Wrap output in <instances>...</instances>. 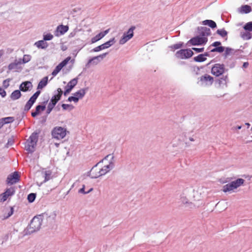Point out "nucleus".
<instances>
[{"label":"nucleus","mask_w":252,"mask_h":252,"mask_svg":"<svg viewBox=\"0 0 252 252\" xmlns=\"http://www.w3.org/2000/svg\"><path fill=\"white\" fill-rule=\"evenodd\" d=\"M39 134V131L33 132L25 142V149L29 153H32L35 151Z\"/></svg>","instance_id":"nucleus-2"},{"label":"nucleus","mask_w":252,"mask_h":252,"mask_svg":"<svg viewBox=\"0 0 252 252\" xmlns=\"http://www.w3.org/2000/svg\"><path fill=\"white\" fill-rule=\"evenodd\" d=\"M42 222L41 218L38 217H33L30 224L27 227L26 234L27 235L31 234L39 230L42 224Z\"/></svg>","instance_id":"nucleus-3"},{"label":"nucleus","mask_w":252,"mask_h":252,"mask_svg":"<svg viewBox=\"0 0 252 252\" xmlns=\"http://www.w3.org/2000/svg\"><path fill=\"white\" fill-rule=\"evenodd\" d=\"M214 81V78L208 74H205L199 78L198 83L202 86H211Z\"/></svg>","instance_id":"nucleus-8"},{"label":"nucleus","mask_w":252,"mask_h":252,"mask_svg":"<svg viewBox=\"0 0 252 252\" xmlns=\"http://www.w3.org/2000/svg\"><path fill=\"white\" fill-rule=\"evenodd\" d=\"M244 182L245 180L242 178H238L237 180L223 186L222 187V190L224 192L230 191L243 185Z\"/></svg>","instance_id":"nucleus-4"},{"label":"nucleus","mask_w":252,"mask_h":252,"mask_svg":"<svg viewBox=\"0 0 252 252\" xmlns=\"http://www.w3.org/2000/svg\"><path fill=\"white\" fill-rule=\"evenodd\" d=\"M197 33L200 37H206L211 34V30L206 27H199L197 28Z\"/></svg>","instance_id":"nucleus-15"},{"label":"nucleus","mask_w":252,"mask_h":252,"mask_svg":"<svg viewBox=\"0 0 252 252\" xmlns=\"http://www.w3.org/2000/svg\"><path fill=\"white\" fill-rule=\"evenodd\" d=\"M183 45V43L182 42H179L176 44H173L170 46V48L173 49L174 50L178 49L182 47Z\"/></svg>","instance_id":"nucleus-43"},{"label":"nucleus","mask_w":252,"mask_h":252,"mask_svg":"<svg viewBox=\"0 0 252 252\" xmlns=\"http://www.w3.org/2000/svg\"><path fill=\"white\" fill-rule=\"evenodd\" d=\"M54 93V95L50 99V102L56 105L57 102L60 100L63 92L61 88H58Z\"/></svg>","instance_id":"nucleus-16"},{"label":"nucleus","mask_w":252,"mask_h":252,"mask_svg":"<svg viewBox=\"0 0 252 252\" xmlns=\"http://www.w3.org/2000/svg\"><path fill=\"white\" fill-rule=\"evenodd\" d=\"M21 63L18 60H15L14 63H10L8 66V68L9 70H15L16 71H19V70L22 69V67L20 66Z\"/></svg>","instance_id":"nucleus-18"},{"label":"nucleus","mask_w":252,"mask_h":252,"mask_svg":"<svg viewBox=\"0 0 252 252\" xmlns=\"http://www.w3.org/2000/svg\"><path fill=\"white\" fill-rule=\"evenodd\" d=\"M48 220L54 221L56 218L57 212L54 211L51 212H47L43 214Z\"/></svg>","instance_id":"nucleus-22"},{"label":"nucleus","mask_w":252,"mask_h":252,"mask_svg":"<svg viewBox=\"0 0 252 252\" xmlns=\"http://www.w3.org/2000/svg\"><path fill=\"white\" fill-rule=\"evenodd\" d=\"M53 35L51 33L43 34V39L45 41L51 40L53 38Z\"/></svg>","instance_id":"nucleus-45"},{"label":"nucleus","mask_w":252,"mask_h":252,"mask_svg":"<svg viewBox=\"0 0 252 252\" xmlns=\"http://www.w3.org/2000/svg\"><path fill=\"white\" fill-rule=\"evenodd\" d=\"M14 212V209L12 207H10V210L8 211L7 215L6 216L4 217V219H8L12 215Z\"/></svg>","instance_id":"nucleus-49"},{"label":"nucleus","mask_w":252,"mask_h":252,"mask_svg":"<svg viewBox=\"0 0 252 252\" xmlns=\"http://www.w3.org/2000/svg\"><path fill=\"white\" fill-rule=\"evenodd\" d=\"M1 120L3 122L4 125L12 123L14 121V119L12 117L3 118Z\"/></svg>","instance_id":"nucleus-37"},{"label":"nucleus","mask_w":252,"mask_h":252,"mask_svg":"<svg viewBox=\"0 0 252 252\" xmlns=\"http://www.w3.org/2000/svg\"><path fill=\"white\" fill-rule=\"evenodd\" d=\"M225 69L223 64L216 63L212 68L211 72L216 76H220L225 72Z\"/></svg>","instance_id":"nucleus-10"},{"label":"nucleus","mask_w":252,"mask_h":252,"mask_svg":"<svg viewBox=\"0 0 252 252\" xmlns=\"http://www.w3.org/2000/svg\"><path fill=\"white\" fill-rule=\"evenodd\" d=\"M51 172L50 171H46L44 173V180L43 181L44 183L46 182L49 181L51 179Z\"/></svg>","instance_id":"nucleus-41"},{"label":"nucleus","mask_w":252,"mask_h":252,"mask_svg":"<svg viewBox=\"0 0 252 252\" xmlns=\"http://www.w3.org/2000/svg\"><path fill=\"white\" fill-rule=\"evenodd\" d=\"M252 11L251 7L249 5H242L240 9L239 12L241 13L247 14Z\"/></svg>","instance_id":"nucleus-29"},{"label":"nucleus","mask_w":252,"mask_h":252,"mask_svg":"<svg viewBox=\"0 0 252 252\" xmlns=\"http://www.w3.org/2000/svg\"><path fill=\"white\" fill-rule=\"evenodd\" d=\"M88 90V88H83L76 93L74 94V96L77 97V98H78V100L79 99H82L85 95L87 91Z\"/></svg>","instance_id":"nucleus-21"},{"label":"nucleus","mask_w":252,"mask_h":252,"mask_svg":"<svg viewBox=\"0 0 252 252\" xmlns=\"http://www.w3.org/2000/svg\"><path fill=\"white\" fill-rule=\"evenodd\" d=\"M192 50H193V51H194L196 53H200V52H202L204 51V48L203 47V48H195V47H193V48H192Z\"/></svg>","instance_id":"nucleus-53"},{"label":"nucleus","mask_w":252,"mask_h":252,"mask_svg":"<svg viewBox=\"0 0 252 252\" xmlns=\"http://www.w3.org/2000/svg\"><path fill=\"white\" fill-rule=\"evenodd\" d=\"M62 107L63 110H67L69 109L70 110H72L74 108V106L71 104H63L62 105Z\"/></svg>","instance_id":"nucleus-46"},{"label":"nucleus","mask_w":252,"mask_h":252,"mask_svg":"<svg viewBox=\"0 0 252 252\" xmlns=\"http://www.w3.org/2000/svg\"><path fill=\"white\" fill-rule=\"evenodd\" d=\"M204 57H209L210 56L209 52H205L204 54H202Z\"/></svg>","instance_id":"nucleus-59"},{"label":"nucleus","mask_w":252,"mask_h":252,"mask_svg":"<svg viewBox=\"0 0 252 252\" xmlns=\"http://www.w3.org/2000/svg\"><path fill=\"white\" fill-rule=\"evenodd\" d=\"M13 143V140L12 139L10 138V139H9L8 140V142H7V145H12Z\"/></svg>","instance_id":"nucleus-57"},{"label":"nucleus","mask_w":252,"mask_h":252,"mask_svg":"<svg viewBox=\"0 0 252 252\" xmlns=\"http://www.w3.org/2000/svg\"><path fill=\"white\" fill-rule=\"evenodd\" d=\"M249 63L248 62H245L243 64V67L245 68H247L249 66Z\"/></svg>","instance_id":"nucleus-58"},{"label":"nucleus","mask_w":252,"mask_h":252,"mask_svg":"<svg viewBox=\"0 0 252 252\" xmlns=\"http://www.w3.org/2000/svg\"><path fill=\"white\" fill-rule=\"evenodd\" d=\"M203 25H207L212 29H214L217 27V24L215 22L212 20H205L202 21Z\"/></svg>","instance_id":"nucleus-28"},{"label":"nucleus","mask_w":252,"mask_h":252,"mask_svg":"<svg viewBox=\"0 0 252 252\" xmlns=\"http://www.w3.org/2000/svg\"><path fill=\"white\" fill-rule=\"evenodd\" d=\"M114 157L111 154L105 156L100 162L94 166L89 176L93 179L105 175L115 167Z\"/></svg>","instance_id":"nucleus-1"},{"label":"nucleus","mask_w":252,"mask_h":252,"mask_svg":"<svg viewBox=\"0 0 252 252\" xmlns=\"http://www.w3.org/2000/svg\"><path fill=\"white\" fill-rule=\"evenodd\" d=\"M8 196L4 192L2 193L0 195V202H3L5 201L8 198Z\"/></svg>","instance_id":"nucleus-48"},{"label":"nucleus","mask_w":252,"mask_h":252,"mask_svg":"<svg viewBox=\"0 0 252 252\" xmlns=\"http://www.w3.org/2000/svg\"><path fill=\"white\" fill-rule=\"evenodd\" d=\"M210 52H217V50H216V47H215L214 48H213V49H211V50H210Z\"/></svg>","instance_id":"nucleus-62"},{"label":"nucleus","mask_w":252,"mask_h":252,"mask_svg":"<svg viewBox=\"0 0 252 252\" xmlns=\"http://www.w3.org/2000/svg\"><path fill=\"white\" fill-rule=\"evenodd\" d=\"M22 94L21 93V91L20 90H16L13 91L11 95H10V98L12 100H16L21 96Z\"/></svg>","instance_id":"nucleus-25"},{"label":"nucleus","mask_w":252,"mask_h":252,"mask_svg":"<svg viewBox=\"0 0 252 252\" xmlns=\"http://www.w3.org/2000/svg\"><path fill=\"white\" fill-rule=\"evenodd\" d=\"M55 105H56L53 103L49 102V103L48 104L47 108L46 110V114L47 115L51 113V112L52 111Z\"/></svg>","instance_id":"nucleus-38"},{"label":"nucleus","mask_w":252,"mask_h":252,"mask_svg":"<svg viewBox=\"0 0 252 252\" xmlns=\"http://www.w3.org/2000/svg\"><path fill=\"white\" fill-rule=\"evenodd\" d=\"M36 198V194L34 193H31L28 195V200L30 203L33 202Z\"/></svg>","instance_id":"nucleus-39"},{"label":"nucleus","mask_w":252,"mask_h":252,"mask_svg":"<svg viewBox=\"0 0 252 252\" xmlns=\"http://www.w3.org/2000/svg\"><path fill=\"white\" fill-rule=\"evenodd\" d=\"M193 60L196 62L201 63L206 60V58L204 57L203 54H199L197 56L195 57Z\"/></svg>","instance_id":"nucleus-34"},{"label":"nucleus","mask_w":252,"mask_h":252,"mask_svg":"<svg viewBox=\"0 0 252 252\" xmlns=\"http://www.w3.org/2000/svg\"><path fill=\"white\" fill-rule=\"evenodd\" d=\"M241 37L244 40H249L252 38V36L250 32H241Z\"/></svg>","instance_id":"nucleus-35"},{"label":"nucleus","mask_w":252,"mask_h":252,"mask_svg":"<svg viewBox=\"0 0 252 252\" xmlns=\"http://www.w3.org/2000/svg\"><path fill=\"white\" fill-rule=\"evenodd\" d=\"M93 190V189L91 188L90 189V190L88 191H85V185H83V187L80 189L79 190V193H83V194H87L88 193H89L90 192H91L92 190Z\"/></svg>","instance_id":"nucleus-50"},{"label":"nucleus","mask_w":252,"mask_h":252,"mask_svg":"<svg viewBox=\"0 0 252 252\" xmlns=\"http://www.w3.org/2000/svg\"><path fill=\"white\" fill-rule=\"evenodd\" d=\"M221 43L220 41H215L214 42H213L211 45L209 47V48L211 47V46H213L214 47H218L220 45H221Z\"/></svg>","instance_id":"nucleus-54"},{"label":"nucleus","mask_w":252,"mask_h":252,"mask_svg":"<svg viewBox=\"0 0 252 252\" xmlns=\"http://www.w3.org/2000/svg\"><path fill=\"white\" fill-rule=\"evenodd\" d=\"M34 45L39 49H45L48 46V44L44 39L36 41Z\"/></svg>","instance_id":"nucleus-23"},{"label":"nucleus","mask_w":252,"mask_h":252,"mask_svg":"<svg viewBox=\"0 0 252 252\" xmlns=\"http://www.w3.org/2000/svg\"><path fill=\"white\" fill-rule=\"evenodd\" d=\"M4 124L1 119H0V129L3 126Z\"/></svg>","instance_id":"nucleus-60"},{"label":"nucleus","mask_w":252,"mask_h":252,"mask_svg":"<svg viewBox=\"0 0 252 252\" xmlns=\"http://www.w3.org/2000/svg\"><path fill=\"white\" fill-rule=\"evenodd\" d=\"M193 55V53L191 49H181L178 51L176 53L177 58L184 59H189Z\"/></svg>","instance_id":"nucleus-9"},{"label":"nucleus","mask_w":252,"mask_h":252,"mask_svg":"<svg viewBox=\"0 0 252 252\" xmlns=\"http://www.w3.org/2000/svg\"><path fill=\"white\" fill-rule=\"evenodd\" d=\"M115 39L114 37L110 39L109 41L106 42L105 43L96 47L91 50V52H99L102 50L107 49L109 47L113 45L115 43Z\"/></svg>","instance_id":"nucleus-12"},{"label":"nucleus","mask_w":252,"mask_h":252,"mask_svg":"<svg viewBox=\"0 0 252 252\" xmlns=\"http://www.w3.org/2000/svg\"><path fill=\"white\" fill-rule=\"evenodd\" d=\"M15 189L14 188L11 187L7 189L4 192L8 197L13 195L15 193Z\"/></svg>","instance_id":"nucleus-36"},{"label":"nucleus","mask_w":252,"mask_h":252,"mask_svg":"<svg viewBox=\"0 0 252 252\" xmlns=\"http://www.w3.org/2000/svg\"><path fill=\"white\" fill-rule=\"evenodd\" d=\"M225 48L221 46H219L218 47H216V50L217 52L221 53L224 51Z\"/></svg>","instance_id":"nucleus-52"},{"label":"nucleus","mask_w":252,"mask_h":252,"mask_svg":"<svg viewBox=\"0 0 252 252\" xmlns=\"http://www.w3.org/2000/svg\"><path fill=\"white\" fill-rule=\"evenodd\" d=\"M0 94L2 97H5L6 95V92L4 91V89L1 88H0Z\"/></svg>","instance_id":"nucleus-55"},{"label":"nucleus","mask_w":252,"mask_h":252,"mask_svg":"<svg viewBox=\"0 0 252 252\" xmlns=\"http://www.w3.org/2000/svg\"><path fill=\"white\" fill-rule=\"evenodd\" d=\"M40 94V91H37L30 98L34 101H36V99L38 97Z\"/></svg>","instance_id":"nucleus-47"},{"label":"nucleus","mask_w":252,"mask_h":252,"mask_svg":"<svg viewBox=\"0 0 252 252\" xmlns=\"http://www.w3.org/2000/svg\"><path fill=\"white\" fill-rule=\"evenodd\" d=\"M239 51V50H235L231 48L226 47L224 53V56L225 58H226L229 55L235 54Z\"/></svg>","instance_id":"nucleus-27"},{"label":"nucleus","mask_w":252,"mask_h":252,"mask_svg":"<svg viewBox=\"0 0 252 252\" xmlns=\"http://www.w3.org/2000/svg\"><path fill=\"white\" fill-rule=\"evenodd\" d=\"M208 41V38L206 37H200L198 35L191 38L188 43L193 46L205 45Z\"/></svg>","instance_id":"nucleus-7"},{"label":"nucleus","mask_w":252,"mask_h":252,"mask_svg":"<svg viewBox=\"0 0 252 252\" xmlns=\"http://www.w3.org/2000/svg\"><path fill=\"white\" fill-rule=\"evenodd\" d=\"M48 77L47 76H45L39 82L37 86V89H42L44 88L48 83Z\"/></svg>","instance_id":"nucleus-26"},{"label":"nucleus","mask_w":252,"mask_h":252,"mask_svg":"<svg viewBox=\"0 0 252 252\" xmlns=\"http://www.w3.org/2000/svg\"><path fill=\"white\" fill-rule=\"evenodd\" d=\"M32 59V56L30 55L26 54L23 56V59H19V60L22 63H26L29 62Z\"/></svg>","instance_id":"nucleus-31"},{"label":"nucleus","mask_w":252,"mask_h":252,"mask_svg":"<svg viewBox=\"0 0 252 252\" xmlns=\"http://www.w3.org/2000/svg\"><path fill=\"white\" fill-rule=\"evenodd\" d=\"M32 83L30 81H25L22 82L19 86V90L23 92L30 91L32 88Z\"/></svg>","instance_id":"nucleus-17"},{"label":"nucleus","mask_w":252,"mask_h":252,"mask_svg":"<svg viewBox=\"0 0 252 252\" xmlns=\"http://www.w3.org/2000/svg\"><path fill=\"white\" fill-rule=\"evenodd\" d=\"M70 59H71V57H68L66 58H65L64 60H63L62 62H61L59 64V65L61 67H62V68H63L64 66H65L67 64V63L70 60Z\"/></svg>","instance_id":"nucleus-42"},{"label":"nucleus","mask_w":252,"mask_h":252,"mask_svg":"<svg viewBox=\"0 0 252 252\" xmlns=\"http://www.w3.org/2000/svg\"><path fill=\"white\" fill-rule=\"evenodd\" d=\"M67 101H68L69 102L73 101L74 102H77L78 101V98H77V97L74 96V95L71 96L68 98Z\"/></svg>","instance_id":"nucleus-51"},{"label":"nucleus","mask_w":252,"mask_h":252,"mask_svg":"<svg viewBox=\"0 0 252 252\" xmlns=\"http://www.w3.org/2000/svg\"><path fill=\"white\" fill-rule=\"evenodd\" d=\"M109 32V29H107L105 31H104L103 32H101L96 35L95 36L93 37L91 39V42L92 43H95L97 42V41L100 40L101 38H102L105 35H106Z\"/></svg>","instance_id":"nucleus-19"},{"label":"nucleus","mask_w":252,"mask_h":252,"mask_svg":"<svg viewBox=\"0 0 252 252\" xmlns=\"http://www.w3.org/2000/svg\"><path fill=\"white\" fill-rule=\"evenodd\" d=\"M235 63L233 62L229 65V67H230V68H233L235 66Z\"/></svg>","instance_id":"nucleus-61"},{"label":"nucleus","mask_w":252,"mask_h":252,"mask_svg":"<svg viewBox=\"0 0 252 252\" xmlns=\"http://www.w3.org/2000/svg\"><path fill=\"white\" fill-rule=\"evenodd\" d=\"M244 29L246 31L251 32L252 31V21L246 23L244 27Z\"/></svg>","instance_id":"nucleus-40"},{"label":"nucleus","mask_w":252,"mask_h":252,"mask_svg":"<svg viewBox=\"0 0 252 252\" xmlns=\"http://www.w3.org/2000/svg\"><path fill=\"white\" fill-rule=\"evenodd\" d=\"M135 29V26H131L127 32H124L122 37L119 40V43L121 45H123L130 40L133 36V31Z\"/></svg>","instance_id":"nucleus-6"},{"label":"nucleus","mask_w":252,"mask_h":252,"mask_svg":"<svg viewBox=\"0 0 252 252\" xmlns=\"http://www.w3.org/2000/svg\"><path fill=\"white\" fill-rule=\"evenodd\" d=\"M242 128V126H237L235 127V129H241Z\"/></svg>","instance_id":"nucleus-63"},{"label":"nucleus","mask_w":252,"mask_h":252,"mask_svg":"<svg viewBox=\"0 0 252 252\" xmlns=\"http://www.w3.org/2000/svg\"><path fill=\"white\" fill-rule=\"evenodd\" d=\"M66 129L61 126H56L52 130L53 138L60 140L63 139L66 135Z\"/></svg>","instance_id":"nucleus-5"},{"label":"nucleus","mask_w":252,"mask_h":252,"mask_svg":"<svg viewBox=\"0 0 252 252\" xmlns=\"http://www.w3.org/2000/svg\"><path fill=\"white\" fill-rule=\"evenodd\" d=\"M48 101V99H47L46 100L42 102V105H37L35 107V110H36V112H38L39 113H40V111H44L46 108V104L47 103Z\"/></svg>","instance_id":"nucleus-32"},{"label":"nucleus","mask_w":252,"mask_h":252,"mask_svg":"<svg viewBox=\"0 0 252 252\" xmlns=\"http://www.w3.org/2000/svg\"><path fill=\"white\" fill-rule=\"evenodd\" d=\"M107 53H103L98 56L93 57L90 59L86 64L87 67H89L91 64L96 65L100 62L107 55Z\"/></svg>","instance_id":"nucleus-11"},{"label":"nucleus","mask_w":252,"mask_h":252,"mask_svg":"<svg viewBox=\"0 0 252 252\" xmlns=\"http://www.w3.org/2000/svg\"><path fill=\"white\" fill-rule=\"evenodd\" d=\"M68 30V27L67 26H64L63 25H59L57 27L55 31L56 35L58 36L59 34L57 33H60V35L64 34Z\"/></svg>","instance_id":"nucleus-20"},{"label":"nucleus","mask_w":252,"mask_h":252,"mask_svg":"<svg viewBox=\"0 0 252 252\" xmlns=\"http://www.w3.org/2000/svg\"><path fill=\"white\" fill-rule=\"evenodd\" d=\"M20 181V176L17 171L9 175L6 179L7 184L13 185L18 183Z\"/></svg>","instance_id":"nucleus-13"},{"label":"nucleus","mask_w":252,"mask_h":252,"mask_svg":"<svg viewBox=\"0 0 252 252\" xmlns=\"http://www.w3.org/2000/svg\"><path fill=\"white\" fill-rule=\"evenodd\" d=\"M216 32L222 38L226 37L225 39H227V36L228 33L227 31H225L224 29H219Z\"/></svg>","instance_id":"nucleus-33"},{"label":"nucleus","mask_w":252,"mask_h":252,"mask_svg":"<svg viewBox=\"0 0 252 252\" xmlns=\"http://www.w3.org/2000/svg\"><path fill=\"white\" fill-rule=\"evenodd\" d=\"M35 102V101H34V100H33L32 99H31L30 98V99L26 103V105H25L24 111H29L31 108V107H32V106L33 105V104H34V103Z\"/></svg>","instance_id":"nucleus-30"},{"label":"nucleus","mask_w":252,"mask_h":252,"mask_svg":"<svg viewBox=\"0 0 252 252\" xmlns=\"http://www.w3.org/2000/svg\"><path fill=\"white\" fill-rule=\"evenodd\" d=\"M228 82V78L227 75L222 76L220 78L217 80V82L220 86L223 87L224 86L226 87V84Z\"/></svg>","instance_id":"nucleus-24"},{"label":"nucleus","mask_w":252,"mask_h":252,"mask_svg":"<svg viewBox=\"0 0 252 252\" xmlns=\"http://www.w3.org/2000/svg\"><path fill=\"white\" fill-rule=\"evenodd\" d=\"M245 125H246L247 126V127L249 128L250 126V124L249 123H246L245 124Z\"/></svg>","instance_id":"nucleus-64"},{"label":"nucleus","mask_w":252,"mask_h":252,"mask_svg":"<svg viewBox=\"0 0 252 252\" xmlns=\"http://www.w3.org/2000/svg\"><path fill=\"white\" fill-rule=\"evenodd\" d=\"M62 69L59 64L55 67V69L53 71L52 74L53 76H55Z\"/></svg>","instance_id":"nucleus-44"},{"label":"nucleus","mask_w":252,"mask_h":252,"mask_svg":"<svg viewBox=\"0 0 252 252\" xmlns=\"http://www.w3.org/2000/svg\"><path fill=\"white\" fill-rule=\"evenodd\" d=\"M78 82V78H75L71 80L65 87V91L63 92V94L66 95L69 94L72 89L77 85Z\"/></svg>","instance_id":"nucleus-14"},{"label":"nucleus","mask_w":252,"mask_h":252,"mask_svg":"<svg viewBox=\"0 0 252 252\" xmlns=\"http://www.w3.org/2000/svg\"><path fill=\"white\" fill-rule=\"evenodd\" d=\"M39 113L38 112H36L35 110L34 111L32 112V116L33 117H35L37 115H38Z\"/></svg>","instance_id":"nucleus-56"}]
</instances>
